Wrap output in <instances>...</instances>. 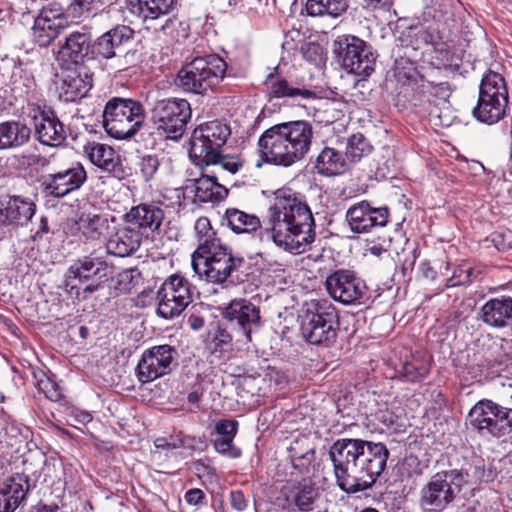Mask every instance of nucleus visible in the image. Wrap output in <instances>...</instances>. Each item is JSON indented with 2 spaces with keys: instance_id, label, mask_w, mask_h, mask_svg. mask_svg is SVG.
<instances>
[{
  "instance_id": "obj_52",
  "label": "nucleus",
  "mask_w": 512,
  "mask_h": 512,
  "mask_svg": "<svg viewBox=\"0 0 512 512\" xmlns=\"http://www.w3.org/2000/svg\"><path fill=\"white\" fill-rule=\"evenodd\" d=\"M491 242L499 251H505L512 247V231H496L491 235Z\"/></svg>"
},
{
  "instance_id": "obj_24",
  "label": "nucleus",
  "mask_w": 512,
  "mask_h": 512,
  "mask_svg": "<svg viewBox=\"0 0 512 512\" xmlns=\"http://www.w3.org/2000/svg\"><path fill=\"white\" fill-rule=\"evenodd\" d=\"M320 496L319 488L309 478H304L293 483L286 494V500L301 512H309L314 509Z\"/></svg>"
},
{
  "instance_id": "obj_18",
  "label": "nucleus",
  "mask_w": 512,
  "mask_h": 512,
  "mask_svg": "<svg viewBox=\"0 0 512 512\" xmlns=\"http://www.w3.org/2000/svg\"><path fill=\"white\" fill-rule=\"evenodd\" d=\"M223 315L239 327L248 341H251V333L260 327L259 308L246 299L232 300L224 309Z\"/></svg>"
},
{
  "instance_id": "obj_13",
  "label": "nucleus",
  "mask_w": 512,
  "mask_h": 512,
  "mask_svg": "<svg viewBox=\"0 0 512 512\" xmlns=\"http://www.w3.org/2000/svg\"><path fill=\"white\" fill-rule=\"evenodd\" d=\"M230 134V127L219 120L200 125L193 131L191 137L190 157L203 158L208 153L220 151Z\"/></svg>"
},
{
  "instance_id": "obj_15",
  "label": "nucleus",
  "mask_w": 512,
  "mask_h": 512,
  "mask_svg": "<svg viewBox=\"0 0 512 512\" xmlns=\"http://www.w3.org/2000/svg\"><path fill=\"white\" fill-rule=\"evenodd\" d=\"M303 338L313 345H328L336 339L335 315L330 312L307 309L301 316Z\"/></svg>"
},
{
  "instance_id": "obj_28",
  "label": "nucleus",
  "mask_w": 512,
  "mask_h": 512,
  "mask_svg": "<svg viewBox=\"0 0 512 512\" xmlns=\"http://www.w3.org/2000/svg\"><path fill=\"white\" fill-rule=\"evenodd\" d=\"M125 217L132 225L155 231L163 222L164 211L155 203H141L132 207Z\"/></svg>"
},
{
  "instance_id": "obj_36",
  "label": "nucleus",
  "mask_w": 512,
  "mask_h": 512,
  "mask_svg": "<svg viewBox=\"0 0 512 512\" xmlns=\"http://www.w3.org/2000/svg\"><path fill=\"white\" fill-rule=\"evenodd\" d=\"M27 488L21 479L11 477L0 485V512H14L25 499Z\"/></svg>"
},
{
  "instance_id": "obj_30",
  "label": "nucleus",
  "mask_w": 512,
  "mask_h": 512,
  "mask_svg": "<svg viewBox=\"0 0 512 512\" xmlns=\"http://www.w3.org/2000/svg\"><path fill=\"white\" fill-rule=\"evenodd\" d=\"M481 319L489 326L502 328L512 321V298H495L481 308Z\"/></svg>"
},
{
  "instance_id": "obj_49",
  "label": "nucleus",
  "mask_w": 512,
  "mask_h": 512,
  "mask_svg": "<svg viewBox=\"0 0 512 512\" xmlns=\"http://www.w3.org/2000/svg\"><path fill=\"white\" fill-rule=\"evenodd\" d=\"M232 336L231 334L224 328H218L214 336L212 338V345L214 352H228L232 347Z\"/></svg>"
},
{
  "instance_id": "obj_64",
  "label": "nucleus",
  "mask_w": 512,
  "mask_h": 512,
  "mask_svg": "<svg viewBox=\"0 0 512 512\" xmlns=\"http://www.w3.org/2000/svg\"><path fill=\"white\" fill-rule=\"evenodd\" d=\"M79 334H80V336H81L82 338H84V339H85V338L87 337V335L89 334V330H88V328H87V327H85V326H81V327L79 328Z\"/></svg>"
},
{
  "instance_id": "obj_23",
  "label": "nucleus",
  "mask_w": 512,
  "mask_h": 512,
  "mask_svg": "<svg viewBox=\"0 0 512 512\" xmlns=\"http://www.w3.org/2000/svg\"><path fill=\"white\" fill-rule=\"evenodd\" d=\"M133 34L130 27L119 25L99 37L95 49L100 56L110 59L124 52V45L132 39Z\"/></svg>"
},
{
  "instance_id": "obj_58",
  "label": "nucleus",
  "mask_w": 512,
  "mask_h": 512,
  "mask_svg": "<svg viewBox=\"0 0 512 512\" xmlns=\"http://www.w3.org/2000/svg\"><path fill=\"white\" fill-rule=\"evenodd\" d=\"M154 445L157 449H163V450H173L178 447V445L175 442H169L168 439L161 437L157 438L154 441Z\"/></svg>"
},
{
  "instance_id": "obj_11",
  "label": "nucleus",
  "mask_w": 512,
  "mask_h": 512,
  "mask_svg": "<svg viewBox=\"0 0 512 512\" xmlns=\"http://www.w3.org/2000/svg\"><path fill=\"white\" fill-rule=\"evenodd\" d=\"M329 296L344 305L360 304L367 294L364 280L349 269H338L325 280Z\"/></svg>"
},
{
  "instance_id": "obj_60",
  "label": "nucleus",
  "mask_w": 512,
  "mask_h": 512,
  "mask_svg": "<svg viewBox=\"0 0 512 512\" xmlns=\"http://www.w3.org/2000/svg\"><path fill=\"white\" fill-rule=\"evenodd\" d=\"M188 324L193 330H200L204 326V319L197 315H191L188 318Z\"/></svg>"
},
{
  "instance_id": "obj_2",
  "label": "nucleus",
  "mask_w": 512,
  "mask_h": 512,
  "mask_svg": "<svg viewBox=\"0 0 512 512\" xmlns=\"http://www.w3.org/2000/svg\"><path fill=\"white\" fill-rule=\"evenodd\" d=\"M266 230L276 246L292 254L305 252L316 236L310 207L287 190L275 193L268 209Z\"/></svg>"
},
{
  "instance_id": "obj_37",
  "label": "nucleus",
  "mask_w": 512,
  "mask_h": 512,
  "mask_svg": "<svg viewBox=\"0 0 512 512\" xmlns=\"http://www.w3.org/2000/svg\"><path fill=\"white\" fill-rule=\"evenodd\" d=\"M77 231L87 240L99 239L108 227V219L94 211H82L75 222Z\"/></svg>"
},
{
  "instance_id": "obj_35",
  "label": "nucleus",
  "mask_w": 512,
  "mask_h": 512,
  "mask_svg": "<svg viewBox=\"0 0 512 512\" xmlns=\"http://www.w3.org/2000/svg\"><path fill=\"white\" fill-rule=\"evenodd\" d=\"M508 100L491 98L479 94L477 105L473 108V116L480 122L494 124L505 115Z\"/></svg>"
},
{
  "instance_id": "obj_22",
  "label": "nucleus",
  "mask_w": 512,
  "mask_h": 512,
  "mask_svg": "<svg viewBox=\"0 0 512 512\" xmlns=\"http://www.w3.org/2000/svg\"><path fill=\"white\" fill-rule=\"evenodd\" d=\"M142 242V233L131 227L118 228L106 242L107 252L118 257H127L135 253Z\"/></svg>"
},
{
  "instance_id": "obj_25",
  "label": "nucleus",
  "mask_w": 512,
  "mask_h": 512,
  "mask_svg": "<svg viewBox=\"0 0 512 512\" xmlns=\"http://www.w3.org/2000/svg\"><path fill=\"white\" fill-rule=\"evenodd\" d=\"M196 164L203 166V169L216 176L219 180L225 181L227 176L234 175L243 166L242 161L231 155H223L220 151L208 153L203 158H193Z\"/></svg>"
},
{
  "instance_id": "obj_55",
  "label": "nucleus",
  "mask_w": 512,
  "mask_h": 512,
  "mask_svg": "<svg viewBox=\"0 0 512 512\" xmlns=\"http://www.w3.org/2000/svg\"><path fill=\"white\" fill-rule=\"evenodd\" d=\"M298 444H299V442L296 441L293 445H291V447H290L291 456L294 459H298V460L303 459V460H306L307 462H311L314 459V455H315L314 450L312 448H309L305 452L302 453L298 449Z\"/></svg>"
},
{
  "instance_id": "obj_6",
  "label": "nucleus",
  "mask_w": 512,
  "mask_h": 512,
  "mask_svg": "<svg viewBox=\"0 0 512 512\" xmlns=\"http://www.w3.org/2000/svg\"><path fill=\"white\" fill-rule=\"evenodd\" d=\"M144 119L142 104L129 98H112L103 111L104 129L115 139L133 136L144 123Z\"/></svg>"
},
{
  "instance_id": "obj_4",
  "label": "nucleus",
  "mask_w": 512,
  "mask_h": 512,
  "mask_svg": "<svg viewBox=\"0 0 512 512\" xmlns=\"http://www.w3.org/2000/svg\"><path fill=\"white\" fill-rule=\"evenodd\" d=\"M226 62L216 54L196 57L177 74L176 85L186 92L204 94L224 78Z\"/></svg>"
},
{
  "instance_id": "obj_12",
  "label": "nucleus",
  "mask_w": 512,
  "mask_h": 512,
  "mask_svg": "<svg viewBox=\"0 0 512 512\" xmlns=\"http://www.w3.org/2000/svg\"><path fill=\"white\" fill-rule=\"evenodd\" d=\"M107 269L106 262L100 258L85 256L75 260L65 273V287L70 295L78 297L80 292L93 293L98 289L97 284H87L95 276H105L104 271Z\"/></svg>"
},
{
  "instance_id": "obj_40",
  "label": "nucleus",
  "mask_w": 512,
  "mask_h": 512,
  "mask_svg": "<svg viewBox=\"0 0 512 512\" xmlns=\"http://www.w3.org/2000/svg\"><path fill=\"white\" fill-rule=\"evenodd\" d=\"M348 8V0H307L305 9L309 16L337 18Z\"/></svg>"
},
{
  "instance_id": "obj_5",
  "label": "nucleus",
  "mask_w": 512,
  "mask_h": 512,
  "mask_svg": "<svg viewBox=\"0 0 512 512\" xmlns=\"http://www.w3.org/2000/svg\"><path fill=\"white\" fill-rule=\"evenodd\" d=\"M468 478V472L463 469L435 473L421 490V506L432 512L444 511L468 484Z\"/></svg>"
},
{
  "instance_id": "obj_57",
  "label": "nucleus",
  "mask_w": 512,
  "mask_h": 512,
  "mask_svg": "<svg viewBox=\"0 0 512 512\" xmlns=\"http://www.w3.org/2000/svg\"><path fill=\"white\" fill-rule=\"evenodd\" d=\"M186 502L190 505H197L199 504L202 499L204 498V493L202 490L194 488L190 489L185 493L184 496Z\"/></svg>"
},
{
  "instance_id": "obj_19",
  "label": "nucleus",
  "mask_w": 512,
  "mask_h": 512,
  "mask_svg": "<svg viewBox=\"0 0 512 512\" xmlns=\"http://www.w3.org/2000/svg\"><path fill=\"white\" fill-rule=\"evenodd\" d=\"M35 135L40 143L48 146H59L65 138L63 124L50 109H38L33 116Z\"/></svg>"
},
{
  "instance_id": "obj_46",
  "label": "nucleus",
  "mask_w": 512,
  "mask_h": 512,
  "mask_svg": "<svg viewBox=\"0 0 512 512\" xmlns=\"http://www.w3.org/2000/svg\"><path fill=\"white\" fill-rule=\"evenodd\" d=\"M494 428L492 436L500 437L512 431V408L503 407L496 403V409H493Z\"/></svg>"
},
{
  "instance_id": "obj_9",
  "label": "nucleus",
  "mask_w": 512,
  "mask_h": 512,
  "mask_svg": "<svg viewBox=\"0 0 512 512\" xmlns=\"http://www.w3.org/2000/svg\"><path fill=\"white\" fill-rule=\"evenodd\" d=\"M191 118V107L185 99H163L152 109V121L158 131L170 139H179Z\"/></svg>"
},
{
  "instance_id": "obj_7",
  "label": "nucleus",
  "mask_w": 512,
  "mask_h": 512,
  "mask_svg": "<svg viewBox=\"0 0 512 512\" xmlns=\"http://www.w3.org/2000/svg\"><path fill=\"white\" fill-rule=\"evenodd\" d=\"M244 264L242 257L234 256L225 244H217L199 254H192L191 265L200 278L211 283H224L233 272Z\"/></svg>"
},
{
  "instance_id": "obj_33",
  "label": "nucleus",
  "mask_w": 512,
  "mask_h": 512,
  "mask_svg": "<svg viewBox=\"0 0 512 512\" xmlns=\"http://www.w3.org/2000/svg\"><path fill=\"white\" fill-rule=\"evenodd\" d=\"M218 180L216 176L204 169L202 176L194 180L195 198L199 202H218L224 199L228 190L218 183Z\"/></svg>"
},
{
  "instance_id": "obj_27",
  "label": "nucleus",
  "mask_w": 512,
  "mask_h": 512,
  "mask_svg": "<svg viewBox=\"0 0 512 512\" xmlns=\"http://www.w3.org/2000/svg\"><path fill=\"white\" fill-rule=\"evenodd\" d=\"M91 38L87 33L73 32L60 46L58 59L64 63L79 64L88 56Z\"/></svg>"
},
{
  "instance_id": "obj_59",
  "label": "nucleus",
  "mask_w": 512,
  "mask_h": 512,
  "mask_svg": "<svg viewBox=\"0 0 512 512\" xmlns=\"http://www.w3.org/2000/svg\"><path fill=\"white\" fill-rule=\"evenodd\" d=\"M392 0H363V6L366 9H376L379 6H390Z\"/></svg>"
},
{
  "instance_id": "obj_41",
  "label": "nucleus",
  "mask_w": 512,
  "mask_h": 512,
  "mask_svg": "<svg viewBox=\"0 0 512 512\" xmlns=\"http://www.w3.org/2000/svg\"><path fill=\"white\" fill-rule=\"evenodd\" d=\"M479 94L489 97V99H509L508 88L504 77L494 71H488L484 74L479 86Z\"/></svg>"
},
{
  "instance_id": "obj_48",
  "label": "nucleus",
  "mask_w": 512,
  "mask_h": 512,
  "mask_svg": "<svg viewBox=\"0 0 512 512\" xmlns=\"http://www.w3.org/2000/svg\"><path fill=\"white\" fill-rule=\"evenodd\" d=\"M428 371V367L419 361L407 362L403 366V376L411 382L420 381Z\"/></svg>"
},
{
  "instance_id": "obj_3",
  "label": "nucleus",
  "mask_w": 512,
  "mask_h": 512,
  "mask_svg": "<svg viewBox=\"0 0 512 512\" xmlns=\"http://www.w3.org/2000/svg\"><path fill=\"white\" fill-rule=\"evenodd\" d=\"M312 139L313 127L309 122L290 121L265 130L258 146L265 162L289 167L305 157Z\"/></svg>"
},
{
  "instance_id": "obj_51",
  "label": "nucleus",
  "mask_w": 512,
  "mask_h": 512,
  "mask_svg": "<svg viewBox=\"0 0 512 512\" xmlns=\"http://www.w3.org/2000/svg\"><path fill=\"white\" fill-rule=\"evenodd\" d=\"M214 447L217 452L231 458L240 456V450L233 447V438L220 436L214 440Z\"/></svg>"
},
{
  "instance_id": "obj_44",
  "label": "nucleus",
  "mask_w": 512,
  "mask_h": 512,
  "mask_svg": "<svg viewBox=\"0 0 512 512\" xmlns=\"http://www.w3.org/2000/svg\"><path fill=\"white\" fill-rule=\"evenodd\" d=\"M408 37L414 38V40H410V42L406 44V47L411 46L413 50H418L421 48L422 44L432 45L435 51L440 52L442 60H449L450 51L447 44L444 42H437L434 35L429 30H411L409 31Z\"/></svg>"
},
{
  "instance_id": "obj_21",
  "label": "nucleus",
  "mask_w": 512,
  "mask_h": 512,
  "mask_svg": "<svg viewBox=\"0 0 512 512\" xmlns=\"http://www.w3.org/2000/svg\"><path fill=\"white\" fill-rule=\"evenodd\" d=\"M36 205L29 198L12 196L7 201H0V225H24L35 214Z\"/></svg>"
},
{
  "instance_id": "obj_32",
  "label": "nucleus",
  "mask_w": 512,
  "mask_h": 512,
  "mask_svg": "<svg viewBox=\"0 0 512 512\" xmlns=\"http://www.w3.org/2000/svg\"><path fill=\"white\" fill-rule=\"evenodd\" d=\"M493 409H496V403L492 400L483 399L478 401L468 414V425L482 435L492 436V428H494Z\"/></svg>"
},
{
  "instance_id": "obj_31",
  "label": "nucleus",
  "mask_w": 512,
  "mask_h": 512,
  "mask_svg": "<svg viewBox=\"0 0 512 512\" xmlns=\"http://www.w3.org/2000/svg\"><path fill=\"white\" fill-rule=\"evenodd\" d=\"M31 133L30 127L19 120L0 123V150L22 147L30 140Z\"/></svg>"
},
{
  "instance_id": "obj_29",
  "label": "nucleus",
  "mask_w": 512,
  "mask_h": 512,
  "mask_svg": "<svg viewBox=\"0 0 512 512\" xmlns=\"http://www.w3.org/2000/svg\"><path fill=\"white\" fill-rule=\"evenodd\" d=\"M52 14V10L43 11L34 21L33 39L40 47H47L63 28L61 15Z\"/></svg>"
},
{
  "instance_id": "obj_50",
  "label": "nucleus",
  "mask_w": 512,
  "mask_h": 512,
  "mask_svg": "<svg viewBox=\"0 0 512 512\" xmlns=\"http://www.w3.org/2000/svg\"><path fill=\"white\" fill-rule=\"evenodd\" d=\"M159 167V160L156 156L146 155L141 158L139 169L142 178L147 182L153 178Z\"/></svg>"
},
{
  "instance_id": "obj_63",
  "label": "nucleus",
  "mask_w": 512,
  "mask_h": 512,
  "mask_svg": "<svg viewBox=\"0 0 512 512\" xmlns=\"http://www.w3.org/2000/svg\"><path fill=\"white\" fill-rule=\"evenodd\" d=\"M58 506L57 505H43L39 512H57Z\"/></svg>"
},
{
  "instance_id": "obj_54",
  "label": "nucleus",
  "mask_w": 512,
  "mask_h": 512,
  "mask_svg": "<svg viewBox=\"0 0 512 512\" xmlns=\"http://www.w3.org/2000/svg\"><path fill=\"white\" fill-rule=\"evenodd\" d=\"M237 421L221 420L216 424V431L222 437L234 438L237 432Z\"/></svg>"
},
{
  "instance_id": "obj_39",
  "label": "nucleus",
  "mask_w": 512,
  "mask_h": 512,
  "mask_svg": "<svg viewBox=\"0 0 512 512\" xmlns=\"http://www.w3.org/2000/svg\"><path fill=\"white\" fill-rule=\"evenodd\" d=\"M265 83L269 86L271 94L276 98L290 97L303 100L316 98V94L312 90L293 87L285 79H275L272 73L267 76Z\"/></svg>"
},
{
  "instance_id": "obj_34",
  "label": "nucleus",
  "mask_w": 512,
  "mask_h": 512,
  "mask_svg": "<svg viewBox=\"0 0 512 512\" xmlns=\"http://www.w3.org/2000/svg\"><path fill=\"white\" fill-rule=\"evenodd\" d=\"M349 167L348 161L340 151L332 147H324L315 162L317 172L325 176L344 173Z\"/></svg>"
},
{
  "instance_id": "obj_14",
  "label": "nucleus",
  "mask_w": 512,
  "mask_h": 512,
  "mask_svg": "<svg viewBox=\"0 0 512 512\" xmlns=\"http://www.w3.org/2000/svg\"><path fill=\"white\" fill-rule=\"evenodd\" d=\"M87 180V172L80 162L50 173L41 182L42 191L46 196L62 198L82 187Z\"/></svg>"
},
{
  "instance_id": "obj_62",
  "label": "nucleus",
  "mask_w": 512,
  "mask_h": 512,
  "mask_svg": "<svg viewBox=\"0 0 512 512\" xmlns=\"http://www.w3.org/2000/svg\"><path fill=\"white\" fill-rule=\"evenodd\" d=\"M75 420L80 424H86L92 420V416L88 412H79L75 415Z\"/></svg>"
},
{
  "instance_id": "obj_61",
  "label": "nucleus",
  "mask_w": 512,
  "mask_h": 512,
  "mask_svg": "<svg viewBox=\"0 0 512 512\" xmlns=\"http://www.w3.org/2000/svg\"><path fill=\"white\" fill-rule=\"evenodd\" d=\"M202 395H203V392L199 388H197V389H194L192 392H190L188 394L187 398H188L189 403L196 404L199 402Z\"/></svg>"
},
{
  "instance_id": "obj_10",
  "label": "nucleus",
  "mask_w": 512,
  "mask_h": 512,
  "mask_svg": "<svg viewBox=\"0 0 512 512\" xmlns=\"http://www.w3.org/2000/svg\"><path fill=\"white\" fill-rule=\"evenodd\" d=\"M157 313L164 319L179 316L192 302L191 285L179 274L171 275L157 293Z\"/></svg>"
},
{
  "instance_id": "obj_20",
  "label": "nucleus",
  "mask_w": 512,
  "mask_h": 512,
  "mask_svg": "<svg viewBox=\"0 0 512 512\" xmlns=\"http://www.w3.org/2000/svg\"><path fill=\"white\" fill-rule=\"evenodd\" d=\"M92 87V77L83 68L69 70L58 86L59 98L65 102H74L86 96Z\"/></svg>"
},
{
  "instance_id": "obj_45",
  "label": "nucleus",
  "mask_w": 512,
  "mask_h": 512,
  "mask_svg": "<svg viewBox=\"0 0 512 512\" xmlns=\"http://www.w3.org/2000/svg\"><path fill=\"white\" fill-rule=\"evenodd\" d=\"M372 151V146L368 140L360 133L353 134L347 141L345 158L348 164L358 162L363 157L369 155Z\"/></svg>"
},
{
  "instance_id": "obj_42",
  "label": "nucleus",
  "mask_w": 512,
  "mask_h": 512,
  "mask_svg": "<svg viewBox=\"0 0 512 512\" xmlns=\"http://www.w3.org/2000/svg\"><path fill=\"white\" fill-rule=\"evenodd\" d=\"M90 161L97 167L112 171L115 166V151L112 147L102 143H91L85 147Z\"/></svg>"
},
{
  "instance_id": "obj_56",
  "label": "nucleus",
  "mask_w": 512,
  "mask_h": 512,
  "mask_svg": "<svg viewBox=\"0 0 512 512\" xmlns=\"http://www.w3.org/2000/svg\"><path fill=\"white\" fill-rule=\"evenodd\" d=\"M231 505L237 511H243L247 506L246 498L241 491H232L230 494Z\"/></svg>"
},
{
  "instance_id": "obj_38",
  "label": "nucleus",
  "mask_w": 512,
  "mask_h": 512,
  "mask_svg": "<svg viewBox=\"0 0 512 512\" xmlns=\"http://www.w3.org/2000/svg\"><path fill=\"white\" fill-rule=\"evenodd\" d=\"M225 220L231 230L237 234H249L261 228V221L257 215L236 208L226 210Z\"/></svg>"
},
{
  "instance_id": "obj_17",
  "label": "nucleus",
  "mask_w": 512,
  "mask_h": 512,
  "mask_svg": "<svg viewBox=\"0 0 512 512\" xmlns=\"http://www.w3.org/2000/svg\"><path fill=\"white\" fill-rule=\"evenodd\" d=\"M387 208H373L367 201H360L346 212L345 218L354 233H366L373 227H383L388 222Z\"/></svg>"
},
{
  "instance_id": "obj_1",
  "label": "nucleus",
  "mask_w": 512,
  "mask_h": 512,
  "mask_svg": "<svg viewBox=\"0 0 512 512\" xmlns=\"http://www.w3.org/2000/svg\"><path fill=\"white\" fill-rule=\"evenodd\" d=\"M338 488L355 494L373 486L387 466L389 450L382 442L341 438L329 449Z\"/></svg>"
},
{
  "instance_id": "obj_26",
  "label": "nucleus",
  "mask_w": 512,
  "mask_h": 512,
  "mask_svg": "<svg viewBox=\"0 0 512 512\" xmlns=\"http://www.w3.org/2000/svg\"><path fill=\"white\" fill-rule=\"evenodd\" d=\"M174 0H125V10L142 21L155 20L168 15Z\"/></svg>"
},
{
  "instance_id": "obj_16",
  "label": "nucleus",
  "mask_w": 512,
  "mask_h": 512,
  "mask_svg": "<svg viewBox=\"0 0 512 512\" xmlns=\"http://www.w3.org/2000/svg\"><path fill=\"white\" fill-rule=\"evenodd\" d=\"M176 351L170 345L154 346L146 350L137 367V378L142 383L152 382L172 370Z\"/></svg>"
},
{
  "instance_id": "obj_8",
  "label": "nucleus",
  "mask_w": 512,
  "mask_h": 512,
  "mask_svg": "<svg viewBox=\"0 0 512 512\" xmlns=\"http://www.w3.org/2000/svg\"><path fill=\"white\" fill-rule=\"evenodd\" d=\"M333 51L348 73L367 77L374 70L375 58L371 48L356 36H338L334 40Z\"/></svg>"
},
{
  "instance_id": "obj_53",
  "label": "nucleus",
  "mask_w": 512,
  "mask_h": 512,
  "mask_svg": "<svg viewBox=\"0 0 512 512\" xmlns=\"http://www.w3.org/2000/svg\"><path fill=\"white\" fill-rule=\"evenodd\" d=\"M107 2H110V0H74L71 6L74 12L82 14L97 9V5L102 6Z\"/></svg>"
},
{
  "instance_id": "obj_47",
  "label": "nucleus",
  "mask_w": 512,
  "mask_h": 512,
  "mask_svg": "<svg viewBox=\"0 0 512 512\" xmlns=\"http://www.w3.org/2000/svg\"><path fill=\"white\" fill-rule=\"evenodd\" d=\"M38 390L51 401H58L61 398V391L58 384L47 377L46 375H42L36 384Z\"/></svg>"
},
{
  "instance_id": "obj_43",
  "label": "nucleus",
  "mask_w": 512,
  "mask_h": 512,
  "mask_svg": "<svg viewBox=\"0 0 512 512\" xmlns=\"http://www.w3.org/2000/svg\"><path fill=\"white\" fill-rule=\"evenodd\" d=\"M194 230L198 241V247L193 254L205 252L210 248H215L217 244H222L221 240L216 237V232L213 230L208 218H198L195 222Z\"/></svg>"
}]
</instances>
